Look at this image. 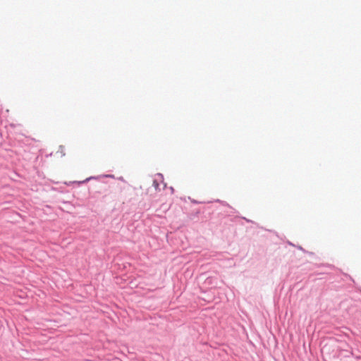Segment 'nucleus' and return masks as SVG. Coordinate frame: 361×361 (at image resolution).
Segmentation results:
<instances>
[{
    "instance_id": "obj_1",
    "label": "nucleus",
    "mask_w": 361,
    "mask_h": 361,
    "mask_svg": "<svg viewBox=\"0 0 361 361\" xmlns=\"http://www.w3.org/2000/svg\"><path fill=\"white\" fill-rule=\"evenodd\" d=\"M160 183L163 184V188H164L166 186V183H164V177L162 174L157 173L156 178L153 180V185L154 186L156 190H161L159 188Z\"/></svg>"
},
{
    "instance_id": "obj_2",
    "label": "nucleus",
    "mask_w": 361,
    "mask_h": 361,
    "mask_svg": "<svg viewBox=\"0 0 361 361\" xmlns=\"http://www.w3.org/2000/svg\"><path fill=\"white\" fill-rule=\"evenodd\" d=\"M118 179H119L120 180H121V181H124V179H123V177H120V178H118Z\"/></svg>"
}]
</instances>
